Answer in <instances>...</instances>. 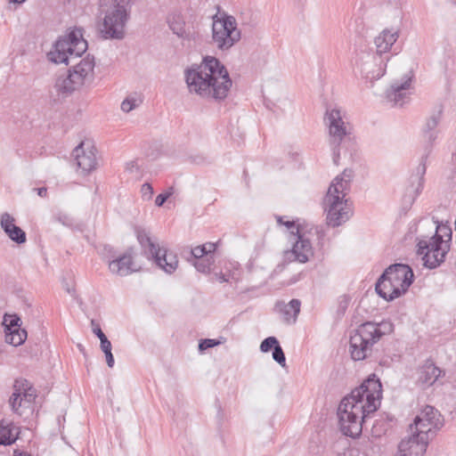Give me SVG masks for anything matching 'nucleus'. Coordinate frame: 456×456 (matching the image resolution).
Masks as SVG:
<instances>
[{"label":"nucleus","mask_w":456,"mask_h":456,"mask_svg":"<svg viewBox=\"0 0 456 456\" xmlns=\"http://www.w3.org/2000/svg\"><path fill=\"white\" fill-rule=\"evenodd\" d=\"M185 82L191 94L215 101L225 99L232 84L225 67L212 56L186 69Z\"/></svg>","instance_id":"nucleus-2"},{"label":"nucleus","mask_w":456,"mask_h":456,"mask_svg":"<svg viewBox=\"0 0 456 456\" xmlns=\"http://www.w3.org/2000/svg\"><path fill=\"white\" fill-rule=\"evenodd\" d=\"M104 354H105L107 365L110 368H112L114 365V357H113L111 351L109 353H104Z\"/></svg>","instance_id":"nucleus-48"},{"label":"nucleus","mask_w":456,"mask_h":456,"mask_svg":"<svg viewBox=\"0 0 456 456\" xmlns=\"http://www.w3.org/2000/svg\"><path fill=\"white\" fill-rule=\"evenodd\" d=\"M301 303L298 299H292L288 304L278 303L276 307L282 314L283 321L288 323H295L300 312Z\"/></svg>","instance_id":"nucleus-23"},{"label":"nucleus","mask_w":456,"mask_h":456,"mask_svg":"<svg viewBox=\"0 0 456 456\" xmlns=\"http://www.w3.org/2000/svg\"><path fill=\"white\" fill-rule=\"evenodd\" d=\"M411 77L405 76L402 81L394 82L387 90V99L395 106L402 107L411 94Z\"/></svg>","instance_id":"nucleus-17"},{"label":"nucleus","mask_w":456,"mask_h":456,"mask_svg":"<svg viewBox=\"0 0 456 456\" xmlns=\"http://www.w3.org/2000/svg\"><path fill=\"white\" fill-rule=\"evenodd\" d=\"M388 60L389 57L387 55L383 56L378 53L367 54L362 59L360 67L362 75L370 82L380 78L386 72Z\"/></svg>","instance_id":"nucleus-14"},{"label":"nucleus","mask_w":456,"mask_h":456,"mask_svg":"<svg viewBox=\"0 0 456 456\" xmlns=\"http://www.w3.org/2000/svg\"><path fill=\"white\" fill-rule=\"evenodd\" d=\"M375 332L373 326L369 324H362L354 331L349 346L352 359L361 361L370 354L372 346L376 343L372 335Z\"/></svg>","instance_id":"nucleus-11"},{"label":"nucleus","mask_w":456,"mask_h":456,"mask_svg":"<svg viewBox=\"0 0 456 456\" xmlns=\"http://www.w3.org/2000/svg\"><path fill=\"white\" fill-rule=\"evenodd\" d=\"M201 246L202 248H206V256H211L210 254L213 253L216 248V245L212 242H207Z\"/></svg>","instance_id":"nucleus-47"},{"label":"nucleus","mask_w":456,"mask_h":456,"mask_svg":"<svg viewBox=\"0 0 456 456\" xmlns=\"http://www.w3.org/2000/svg\"><path fill=\"white\" fill-rule=\"evenodd\" d=\"M1 227L7 236L18 244L26 241V233L19 226L15 224V219L9 213H4L0 220Z\"/></svg>","instance_id":"nucleus-19"},{"label":"nucleus","mask_w":456,"mask_h":456,"mask_svg":"<svg viewBox=\"0 0 456 456\" xmlns=\"http://www.w3.org/2000/svg\"><path fill=\"white\" fill-rule=\"evenodd\" d=\"M277 223L279 224H283L289 230H291V232H290L291 233H292V232H297V229H298V227H297L295 225V223L293 221H283V217L282 216H278L277 217Z\"/></svg>","instance_id":"nucleus-43"},{"label":"nucleus","mask_w":456,"mask_h":456,"mask_svg":"<svg viewBox=\"0 0 456 456\" xmlns=\"http://www.w3.org/2000/svg\"><path fill=\"white\" fill-rule=\"evenodd\" d=\"M381 398V383L368 379L354 389L340 403L338 409V425L343 435L358 437L370 414L375 412Z\"/></svg>","instance_id":"nucleus-1"},{"label":"nucleus","mask_w":456,"mask_h":456,"mask_svg":"<svg viewBox=\"0 0 456 456\" xmlns=\"http://www.w3.org/2000/svg\"><path fill=\"white\" fill-rule=\"evenodd\" d=\"M443 426L441 414L433 406L427 405L418 414L412 424L410 425V431L418 435H425L428 439H432L435 436L436 429Z\"/></svg>","instance_id":"nucleus-12"},{"label":"nucleus","mask_w":456,"mask_h":456,"mask_svg":"<svg viewBox=\"0 0 456 456\" xmlns=\"http://www.w3.org/2000/svg\"><path fill=\"white\" fill-rule=\"evenodd\" d=\"M439 226H436L435 234L427 240H420L418 243V254L424 255V265L434 269L444 261L450 247L444 241L443 237L437 234Z\"/></svg>","instance_id":"nucleus-9"},{"label":"nucleus","mask_w":456,"mask_h":456,"mask_svg":"<svg viewBox=\"0 0 456 456\" xmlns=\"http://www.w3.org/2000/svg\"><path fill=\"white\" fill-rule=\"evenodd\" d=\"M27 338V331L23 329H12L5 331V342L14 346H20Z\"/></svg>","instance_id":"nucleus-28"},{"label":"nucleus","mask_w":456,"mask_h":456,"mask_svg":"<svg viewBox=\"0 0 456 456\" xmlns=\"http://www.w3.org/2000/svg\"><path fill=\"white\" fill-rule=\"evenodd\" d=\"M136 236L141 246L148 249L156 265L167 273H174L178 266V260L175 255L167 253V249L161 248L157 242L151 240L149 232L144 229H137Z\"/></svg>","instance_id":"nucleus-8"},{"label":"nucleus","mask_w":456,"mask_h":456,"mask_svg":"<svg viewBox=\"0 0 456 456\" xmlns=\"http://www.w3.org/2000/svg\"><path fill=\"white\" fill-rule=\"evenodd\" d=\"M325 122L329 127L330 143L333 151V163L338 166L340 157V147L352 142V127L345 120V115L338 109L327 110Z\"/></svg>","instance_id":"nucleus-6"},{"label":"nucleus","mask_w":456,"mask_h":456,"mask_svg":"<svg viewBox=\"0 0 456 456\" xmlns=\"http://www.w3.org/2000/svg\"><path fill=\"white\" fill-rule=\"evenodd\" d=\"M167 21L169 28L179 37L186 36V24L183 16L179 12H173L168 14Z\"/></svg>","instance_id":"nucleus-27"},{"label":"nucleus","mask_w":456,"mask_h":456,"mask_svg":"<svg viewBox=\"0 0 456 456\" xmlns=\"http://www.w3.org/2000/svg\"><path fill=\"white\" fill-rule=\"evenodd\" d=\"M173 194V188H169V191L165 192V193H161L159 195L157 196L156 200H155V204L158 206V207H161L165 202L166 200Z\"/></svg>","instance_id":"nucleus-40"},{"label":"nucleus","mask_w":456,"mask_h":456,"mask_svg":"<svg viewBox=\"0 0 456 456\" xmlns=\"http://www.w3.org/2000/svg\"><path fill=\"white\" fill-rule=\"evenodd\" d=\"M455 229H456V220H455Z\"/></svg>","instance_id":"nucleus-53"},{"label":"nucleus","mask_w":456,"mask_h":456,"mask_svg":"<svg viewBox=\"0 0 456 456\" xmlns=\"http://www.w3.org/2000/svg\"><path fill=\"white\" fill-rule=\"evenodd\" d=\"M9 318L10 321L9 324L6 325V330L20 329V324L19 323L20 319L17 315H10Z\"/></svg>","instance_id":"nucleus-42"},{"label":"nucleus","mask_w":456,"mask_h":456,"mask_svg":"<svg viewBox=\"0 0 456 456\" xmlns=\"http://www.w3.org/2000/svg\"><path fill=\"white\" fill-rule=\"evenodd\" d=\"M19 436V428L12 422H0V444L10 445Z\"/></svg>","instance_id":"nucleus-26"},{"label":"nucleus","mask_w":456,"mask_h":456,"mask_svg":"<svg viewBox=\"0 0 456 456\" xmlns=\"http://www.w3.org/2000/svg\"><path fill=\"white\" fill-rule=\"evenodd\" d=\"M91 326L93 332L101 340L102 338H107L106 335L102 332L100 325L94 321H91Z\"/></svg>","instance_id":"nucleus-44"},{"label":"nucleus","mask_w":456,"mask_h":456,"mask_svg":"<svg viewBox=\"0 0 456 456\" xmlns=\"http://www.w3.org/2000/svg\"><path fill=\"white\" fill-rule=\"evenodd\" d=\"M292 236L296 240L292 244L290 249L283 252V259L285 262L306 263L314 256L312 243L308 238L297 229V232H292Z\"/></svg>","instance_id":"nucleus-13"},{"label":"nucleus","mask_w":456,"mask_h":456,"mask_svg":"<svg viewBox=\"0 0 456 456\" xmlns=\"http://www.w3.org/2000/svg\"><path fill=\"white\" fill-rule=\"evenodd\" d=\"M437 137V131H423V140L428 145L431 146Z\"/></svg>","instance_id":"nucleus-38"},{"label":"nucleus","mask_w":456,"mask_h":456,"mask_svg":"<svg viewBox=\"0 0 456 456\" xmlns=\"http://www.w3.org/2000/svg\"><path fill=\"white\" fill-rule=\"evenodd\" d=\"M80 87L69 71L68 74L58 76L54 84L56 91L62 95H68Z\"/></svg>","instance_id":"nucleus-24"},{"label":"nucleus","mask_w":456,"mask_h":456,"mask_svg":"<svg viewBox=\"0 0 456 456\" xmlns=\"http://www.w3.org/2000/svg\"><path fill=\"white\" fill-rule=\"evenodd\" d=\"M96 149L87 142H82L73 151V156L76 159L77 167L83 173L88 174L94 170L97 167Z\"/></svg>","instance_id":"nucleus-15"},{"label":"nucleus","mask_w":456,"mask_h":456,"mask_svg":"<svg viewBox=\"0 0 456 456\" xmlns=\"http://www.w3.org/2000/svg\"><path fill=\"white\" fill-rule=\"evenodd\" d=\"M441 112L432 115L428 118L424 125L423 131H437L436 127L439 124Z\"/></svg>","instance_id":"nucleus-34"},{"label":"nucleus","mask_w":456,"mask_h":456,"mask_svg":"<svg viewBox=\"0 0 456 456\" xmlns=\"http://www.w3.org/2000/svg\"><path fill=\"white\" fill-rule=\"evenodd\" d=\"M25 0H9V2L11 3H14V4H21L23 3Z\"/></svg>","instance_id":"nucleus-52"},{"label":"nucleus","mask_w":456,"mask_h":456,"mask_svg":"<svg viewBox=\"0 0 456 456\" xmlns=\"http://www.w3.org/2000/svg\"><path fill=\"white\" fill-rule=\"evenodd\" d=\"M87 49L81 29L71 31L67 37H60L47 53L48 60L55 64L68 65L73 58L81 56Z\"/></svg>","instance_id":"nucleus-7"},{"label":"nucleus","mask_w":456,"mask_h":456,"mask_svg":"<svg viewBox=\"0 0 456 456\" xmlns=\"http://www.w3.org/2000/svg\"><path fill=\"white\" fill-rule=\"evenodd\" d=\"M273 360L275 362H277L282 367L285 366V364H286V357H285L284 352H283L281 346H280V344H278L273 348Z\"/></svg>","instance_id":"nucleus-36"},{"label":"nucleus","mask_w":456,"mask_h":456,"mask_svg":"<svg viewBox=\"0 0 456 456\" xmlns=\"http://www.w3.org/2000/svg\"><path fill=\"white\" fill-rule=\"evenodd\" d=\"M15 383H19L20 386L18 388L20 389V396L24 403V407H28L36 398L35 389L29 387L28 382L25 379L16 380Z\"/></svg>","instance_id":"nucleus-29"},{"label":"nucleus","mask_w":456,"mask_h":456,"mask_svg":"<svg viewBox=\"0 0 456 456\" xmlns=\"http://www.w3.org/2000/svg\"><path fill=\"white\" fill-rule=\"evenodd\" d=\"M213 264H214V258L212 256H206L198 260H194V262H193V265L195 266L197 271L203 273H209Z\"/></svg>","instance_id":"nucleus-32"},{"label":"nucleus","mask_w":456,"mask_h":456,"mask_svg":"<svg viewBox=\"0 0 456 456\" xmlns=\"http://www.w3.org/2000/svg\"><path fill=\"white\" fill-rule=\"evenodd\" d=\"M411 268L403 264L388 266L376 283V292L387 301H392L404 294L413 281Z\"/></svg>","instance_id":"nucleus-5"},{"label":"nucleus","mask_w":456,"mask_h":456,"mask_svg":"<svg viewBox=\"0 0 456 456\" xmlns=\"http://www.w3.org/2000/svg\"><path fill=\"white\" fill-rule=\"evenodd\" d=\"M19 387H20L19 383H14L13 392L10 396L9 403L12 411L20 415L21 412L20 411V409L24 407V403L21 400L20 389L18 388Z\"/></svg>","instance_id":"nucleus-30"},{"label":"nucleus","mask_w":456,"mask_h":456,"mask_svg":"<svg viewBox=\"0 0 456 456\" xmlns=\"http://www.w3.org/2000/svg\"><path fill=\"white\" fill-rule=\"evenodd\" d=\"M37 191V194L40 196V197H45L46 196V193H47V190L45 187H41V188H37L36 189Z\"/></svg>","instance_id":"nucleus-50"},{"label":"nucleus","mask_w":456,"mask_h":456,"mask_svg":"<svg viewBox=\"0 0 456 456\" xmlns=\"http://www.w3.org/2000/svg\"><path fill=\"white\" fill-rule=\"evenodd\" d=\"M428 157V153L425 156L421 157L420 163L416 168L415 175H412L411 176V188L408 189L410 192L413 191L415 196H417L419 191L422 190L423 187V182H424V175L426 174V159Z\"/></svg>","instance_id":"nucleus-25"},{"label":"nucleus","mask_w":456,"mask_h":456,"mask_svg":"<svg viewBox=\"0 0 456 456\" xmlns=\"http://www.w3.org/2000/svg\"><path fill=\"white\" fill-rule=\"evenodd\" d=\"M132 0H102L99 32L104 39L121 40L126 36V26L130 19Z\"/></svg>","instance_id":"nucleus-4"},{"label":"nucleus","mask_w":456,"mask_h":456,"mask_svg":"<svg viewBox=\"0 0 456 456\" xmlns=\"http://www.w3.org/2000/svg\"><path fill=\"white\" fill-rule=\"evenodd\" d=\"M279 344V341L275 337H268L264 339L260 345V350L264 353L270 351Z\"/></svg>","instance_id":"nucleus-35"},{"label":"nucleus","mask_w":456,"mask_h":456,"mask_svg":"<svg viewBox=\"0 0 456 456\" xmlns=\"http://www.w3.org/2000/svg\"><path fill=\"white\" fill-rule=\"evenodd\" d=\"M94 69V59L87 55L78 63L75 64L69 71L80 86H84L87 81L93 78Z\"/></svg>","instance_id":"nucleus-18"},{"label":"nucleus","mask_w":456,"mask_h":456,"mask_svg":"<svg viewBox=\"0 0 456 456\" xmlns=\"http://www.w3.org/2000/svg\"><path fill=\"white\" fill-rule=\"evenodd\" d=\"M212 38L221 50L231 48L240 38V32L236 27V20L232 16L214 19Z\"/></svg>","instance_id":"nucleus-10"},{"label":"nucleus","mask_w":456,"mask_h":456,"mask_svg":"<svg viewBox=\"0 0 456 456\" xmlns=\"http://www.w3.org/2000/svg\"><path fill=\"white\" fill-rule=\"evenodd\" d=\"M191 254L194 260H198L206 256V248H202V246H197L191 250Z\"/></svg>","instance_id":"nucleus-41"},{"label":"nucleus","mask_w":456,"mask_h":456,"mask_svg":"<svg viewBox=\"0 0 456 456\" xmlns=\"http://www.w3.org/2000/svg\"><path fill=\"white\" fill-rule=\"evenodd\" d=\"M364 324L373 326V329L375 330L376 332L372 335L373 339L376 342H378L383 335L388 334L393 331V324L390 322H382L379 324L373 322H365Z\"/></svg>","instance_id":"nucleus-31"},{"label":"nucleus","mask_w":456,"mask_h":456,"mask_svg":"<svg viewBox=\"0 0 456 456\" xmlns=\"http://www.w3.org/2000/svg\"><path fill=\"white\" fill-rule=\"evenodd\" d=\"M141 192L143 200H150L153 195V188L148 183H143L141 188Z\"/></svg>","instance_id":"nucleus-37"},{"label":"nucleus","mask_w":456,"mask_h":456,"mask_svg":"<svg viewBox=\"0 0 456 456\" xmlns=\"http://www.w3.org/2000/svg\"><path fill=\"white\" fill-rule=\"evenodd\" d=\"M217 345H218V342L216 341L215 339H209V338L203 339L199 344V350L200 351H204V350H206L208 348L214 347V346H216Z\"/></svg>","instance_id":"nucleus-39"},{"label":"nucleus","mask_w":456,"mask_h":456,"mask_svg":"<svg viewBox=\"0 0 456 456\" xmlns=\"http://www.w3.org/2000/svg\"><path fill=\"white\" fill-rule=\"evenodd\" d=\"M126 171H128L129 173H138L139 171V167L137 165V162L136 161H129L126 164Z\"/></svg>","instance_id":"nucleus-46"},{"label":"nucleus","mask_w":456,"mask_h":456,"mask_svg":"<svg viewBox=\"0 0 456 456\" xmlns=\"http://www.w3.org/2000/svg\"><path fill=\"white\" fill-rule=\"evenodd\" d=\"M142 101L134 97L129 96L121 103V110L125 112H130L141 104Z\"/></svg>","instance_id":"nucleus-33"},{"label":"nucleus","mask_w":456,"mask_h":456,"mask_svg":"<svg viewBox=\"0 0 456 456\" xmlns=\"http://www.w3.org/2000/svg\"><path fill=\"white\" fill-rule=\"evenodd\" d=\"M388 3L392 5L396 6L399 4V0H388Z\"/></svg>","instance_id":"nucleus-51"},{"label":"nucleus","mask_w":456,"mask_h":456,"mask_svg":"<svg viewBox=\"0 0 456 456\" xmlns=\"http://www.w3.org/2000/svg\"><path fill=\"white\" fill-rule=\"evenodd\" d=\"M398 31L395 29H384L374 40L376 53L383 55L387 53L396 42Z\"/></svg>","instance_id":"nucleus-22"},{"label":"nucleus","mask_w":456,"mask_h":456,"mask_svg":"<svg viewBox=\"0 0 456 456\" xmlns=\"http://www.w3.org/2000/svg\"><path fill=\"white\" fill-rule=\"evenodd\" d=\"M110 271L116 275L126 276L136 269L134 267L132 253L126 251L121 256L109 262Z\"/></svg>","instance_id":"nucleus-21"},{"label":"nucleus","mask_w":456,"mask_h":456,"mask_svg":"<svg viewBox=\"0 0 456 456\" xmlns=\"http://www.w3.org/2000/svg\"><path fill=\"white\" fill-rule=\"evenodd\" d=\"M441 374L442 370L432 361L428 360L418 370L417 382L423 387H428L437 380Z\"/></svg>","instance_id":"nucleus-20"},{"label":"nucleus","mask_w":456,"mask_h":456,"mask_svg":"<svg viewBox=\"0 0 456 456\" xmlns=\"http://www.w3.org/2000/svg\"><path fill=\"white\" fill-rule=\"evenodd\" d=\"M100 342V347L103 353H109L111 351V343L108 338H102Z\"/></svg>","instance_id":"nucleus-45"},{"label":"nucleus","mask_w":456,"mask_h":456,"mask_svg":"<svg viewBox=\"0 0 456 456\" xmlns=\"http://www.w3.org/2000/svg\"><path fill=\"white\" fill-rule=\"evenodd\" d=\"M215 276L219 282H227L229 281L226 274L223 273H215Z\"/></svg>","instance_id":"nucleus-49"},{"label":"nucleus","mask_w":456,"mask_h":456,"mask_svg":"<svg viewBox=\"0 0 456 456\" xmlns=\"http://www.w3.org/2000/svg\"><path fill=\"white\" fill-rule=\"evenodd\" d=\"M353 177V170L346 168L341 175L334 178L328 189L323 200V208L330 226H339L350 217L351 209L346 196L350 191Z\"/></svg>","instance_id":"nucleus-3"},{"label":"nucleus","mask_w":456,"mask_h":456,"mask_svg":"<svg viewBox=\"0 0 456 456\" xmlns=\"http://www.w3.org/2000/svg\"><path fill=\"white\" fill-rule=\"evenodd\" d=\"M408 437L403 438L398 445V452L400 453L409 454L411 456H423L426 452L428 437L425 435H418L410 431Z\"/></svg>","instance_id":"nucleus-16"}]
</instances>
